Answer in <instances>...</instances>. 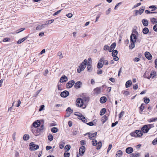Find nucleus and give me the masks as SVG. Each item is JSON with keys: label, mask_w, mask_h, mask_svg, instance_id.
<instances>
[{"label": "nucleus", "mask_w": 157, "mask_h": 157, "mask_svg": "<svg viewBox=\"0 0 157 157\" xmlns=\"http://www.w3.org/2000/svg\"><path fill=\"white\" fill-rule=\"evenodd\" d=\"M82 84V83L80 81L77 82L74 85V87L76 88H79L80 87L81 85Z\"/></svg>", "instance_id": "nucleus-17"}, {"label": "nucleus", "mask_w": 157, "mask_h": 157, "mask_svg": "<svg viewBox=\"0 0 157 157\" xmlns=\"http://www.w3.org/2000/svg\"><path fill=\"white\" fill-rule=\"evenodd\" d=\"M82 101L85 102H88L89 101V98L88 97L84 96L82 97Z\"/></svg>", "instance_id": "nucleus-30"}, {"label": "nucleus", "mask_w": 157, "mask_h": 157, "mask_svg": "<svg viewBox=\"0 0 157 157\" xmlns=\"http://www.w3.org/2000/svg\"><path fill=\"white\" fill-rule=\"evenodd\" d=\"M145 13L147 14H150V13H156V12H150L147 10H146L145 11Z\"/></svg>", "instance_id": "nucleus-50"}, {"label": "nucleus", "mask_w": 157, "mask_h": 157, "mask_svg": "<svg viewBox=\"0 0 157 157\" xmlns=\"http://www.w3.org/2000/svg\"><path fill=\"white\" fill-rule=\"evenodd\" d=\"M45 25L42 24L37 26L36 28V30H40L42 29L45 28Z\"/></svg>", "instance_id": "nucleus-18"}, {"label": "nucleus", "mask_w": 157, "mask_h": 157, "mask_svg": "<svg viewBox=\"0 0 157 157\" xmlns=\"http://www.w3.org/2000/svg\"><path fill=\"white\" fill-rule=\"evenodd\" d=\"M112 147V145L111 144H110L109 145L108 148L107 149V153H108V152L111 149V148Z\"/></svg>", "instance_id": "nucleus-59"}, {"label": "nucleus", "mask_w": 157, "mask_h": 157, "mask_svg": "<svg viewBox=\"0 0 157 157\" xmlns=\"http://www.w3.org/2000/svg\"><path fill=\"white\" fill-rule=\"evenodd\" d=\"M147 125V126L148 127L149 130L151 128L154 127V126L153 124H148Z\"/></svg>", "instance_id": "nucleus-56"}, {"label": "nucleus", "mask_w": 157, "mask_h": 157, "mask_svg": "<svg viewBox=\"0 0 157 157\" xmlns=\"http://www.w3.org/2000/svg\"><path fill=\"white\" fill-rule=\"evenodd\" d=\"M81 118H79V119L81 120L82 122L85 123H86L87 121V120L85 118L84 116L82 115H81Z\"/></svg>", "instance_id": "nucleus-25"}, {"label": "nucleus", "mask_w": 157, "mask_h": 157, "mask_svg": "<svg viewBox=\"0 0 157 157\" xmlns=\"http://www.w3.org/2000/svg\"><path fill=\"white\" fill-rule=\"evenodd\" d=\"M135 43L131 42V44L129 46V48L132 49L135 46Z\"/></svg>", "instance_id": "nucleus-42"}, {"label": "nucleus", "mask_w": 157, "mask_h": 157, "mask_svg": "<svg viewBox=\"0 0 157 157\" xmlns=\"http://www.w3.org/2000/svg\"><path fill=\"white\" fill-rule=\"evenodd\" d=\"M28 36H26L22 38L21 39L19 40L17 42V43L18 44H21V43H22L24 41L26 40Z\"/></svg>", "instance_id": "nucleus-23"}, {"label": "nucleus", "mask_w": 157, "mask_h": 157, "mask_svg": "<svg viewBox=\"0 0 157 157\" xmlns=\"http://www.w3.org/2000/svg\"><path fill=\"white\" fill-rule=\"evenodd\" d=\"M140 156V154L138 152L130 154L131 157H139Z\"/></svg>", "instance_id": "nucleus-19"}, {"label": "nucleus", "mask_w": 157, "mask_h": 157, "mask_svg": "<svg viewBox=\"0 0 157 157\" xmlns=\"http://www.w3.org/2000/svg\"><path fill=\"white\" fill-rule=\"evenodd\" d=\"M132 84V82L131 80H129L127 81L125 84V86L126 88L129 87Z\"/></svg>", "instance_id": "nucleus-22"}, {"label": "nucleus", "mask_w": 157, "mask_h": 157, "mask_svg": "<svg viewBox=\"0 0 157 157\" xmlns=\"http://www.w3.org/2000/svg\"><path fill=\"white\" fill-rule=\"evenodd\" d=\"M152 144L154 145H155L157 144V138H155L152 142Z\"/></svg>", "instance_id": "nucleus-53"}, {"label": "nucleus", "mask_w": 157, "mask_h": 157, "mask_svg": "<svg viewBox=\"0 0 157 157\" xmlns=\"http://www.w3.org/2000/svg\"><path fill=\"white\" fill-rule=\"evenodd\" d=\"M70 154L69 153L65 152L64 154V157H69L70 156Z\"/></svg>", "instance_id": "nucleus-57"}, {"label": "nucleus", "mask_w": 157, "mask_h": 157, "mask_svg": "<svg viewBox=\"0 0 157 157\" xmlns=\"http://www.w3.org/2000/svg\"><path fill=\"white\" fill-rule=\"evenodd\" d=\"M104 86H103L101 87H103ZM94 94V95H97L101 93V87H97L93 90Z\"/></svg>", "instance_id": "nucleus-3"}, {"label": "nucleus", "mask_w": 157, "mask_h": 157, "mask_svg": "<svg viewBox=\"0 0 157 157\" xmlns=\"http://www.w3.org/2000/svg\"><path fill=\"white\" fill-rule=\"evenodd\" d=\"M118 122L117 121L115 122V123H113L112 124L111 127H113L115 126L116 124H118Z\"/></svg>", "instance_id": "nucleus-63"}, {"label": "nucleus", "mask_w": 157, "mask_h": 157, "mask_svg": "<svg viewBox=\"0 0 157 157\" xmlns=\"http://www.w3.org/2000/svg\"><path fill=\"white\" fill-rule=\"evenodd\" d=\"M40 123L39 120L35 121L33 124V125L34 127L36 128L39 126L40 125Z\"/></svg>", "instance_id": "nucleus-15"}, {"label": "nucleus", "mask_w": 157, "mask_h": 157, "mask_svg": "<svg viewBox=\"0 0 157 157\" xmlns=\"http://www.w3.org/2000/svg\"><path fill=\"white\" fill-rule=\"evenodd\" d=\"M76 102L77 105L79 107H81L83 104V101H82V98H78L76 100Z\"/></svg>", "instance_id": "nucleus-4"}, {"label": "nucleus", "mask_w": 157, "mask_h": 157, "mask_svg": "<svg viewBox=\"0 0 157 157\" xmlns=\"http://www.w3.org/2000/svg\"><path fill=\"white\" fill-rule=\"evenodd\" d=\"M130 135L132 136L140 137L142 136L143 133L140 130H136L134 132L130 133Z\"/></svg>", "instance_id": "nucleus-1"}, {"label": "nucleus", "mask_w": 157, "mask_h": 157, "mask_svg": "<svg viewBox=\"0 0 157 157\" xmlns=\"http://www.w3.org/2000/svg\"><path fill=\"white\" fill-rule=\"evenodd\" d=\"M124 112L123 111H121L120 113L119 114V117L121 118L124 115Z\"/></svg>", "instance_id": "nucleus-47"}, {"label": "nucleus", "mask_w": 157, "mask_h": 157, "mask_svg": "<svg viewBox=\"0 0 157 157\" xmlns=\"http://www.w3.org/2000/svg\"><path fill=\"white\" fill-rule=\"evenodd\" d=\"M144 102L146 104L148 103L149 102L150 100L148 98L145 97L144 98Z\"/></svg>", "instance_id": "nucleus-40"}, {"label": "nucleus", "mask_w": 157, "mask_h": 157, "mask_svg": "<svg viewBox=\"0 0 157 157\" xmlns=\"http://www.w3.org/2000/svg\"><path fill=\"white\" fill-rule=\"evenodd\" d=\"M71 146L70 145H66L64 148L65 151L66 152L67 151H69L71 148Z\"/></svg>", "instance_id": "nucleus-33"}, {"label": "nucleus", "mask_w": 157, "mask_h": 157, "mask_svg": "<svg viewBox=\"0 0 157 157\" xmlns=\"http://www.w3.org/2000/svg\"><path fill=\"white\" fill-rule=\"evenodd\" d=\"M48 139L50 141H52L53 140V137L51 134H49L48 136Z\"/></svg>", "instance_id": "nucleus-39"}, {"label": "nucleus", "mask_w": 157, "mask_h": 157, "mask_svg": "<svg viewBox=\"0 0 157 157\" xmlns=\"http://www.w3.org/2000/svg\"><path fill=\"white\" fill-rule=\"evenodd\" d=\"M69 94V92L67 90H65L61 92L60 94V96L63 98H66Z\"/></svg>", "instance_id": "nucleus-9"}, {"label": "nucleus", "mask_w": 157, "mask_h": 157, "mask_svg": "<svg viewBox=\"0 0 157 157\" xmlns=\"http://www.w3.org/2000/svg\"><path fill=\"white\" fill-rule=\"evenodd\" d=\"M68 80L67 77L65 75L62 76L59 80L60 82H66Z\"/></svg>", "instance_id": "nucleus-12"}, {"label": "nucleus", "mask_w": 157, "mask_h": 157, "mask_svg": "<svg viewBox=\"0 0 157 157\" xmlns=\"http://www.w3.org/2000/svg\"><path fill=\"white\" fill-rule=\"evenodd\" d=\"M38 131L39 130L40 132H43L45 129L44 125H42L40 127V128H38Z\"/></svg>", "instance_id": "nucleus-31"}, {"label": "nucleus", "mask_w": 157, "mask_h": 157, "mask_svg": "<svg viewBox=\"0 0 157 157\" xmlns=\"http://www.w3.org/2000/svg\"><path fill=\"white\" fill-rule=\"evenodd\" d=\"M151 21L153 24L157 23V21L156 20L155 18L154 17H153L151 19Z\"/></svg>", "instance_id": "nucleus-37"}, {"label": "nucleus", "mask_w": 157, "mask_h": 157, "mask_svg": "<svg viewBox=\"0 0 157 157\" xmlns=\"http://www.w3.org/2000/svg\"><path fill=\"white\" fill-rule=\"evenodd\" d=\"M87 60L86 59H84L81 65L83 66H85L86 67V65Z\"/></svg>", "instance_id": "nucleus-49"}, {"label": "nucleus", "mask_w": 157, "mask_h": 157, "mask_svg": "<svg viewBox=\"0 0 157 157\" xmlns=\"http://www.w3.org/2000/svg\"><path fill=\"white\" fill-rule=\"evenodd\" d=\"M51 131L53 133H56L58 131V129L56 127H53L51 128Z\"/></svg>", "instance_id": "nucleus-27"}, {"label": "nucleus", "mask_w": 157, "mask_h": 157, "mask_svg": "<svg viewBox=\"0 0 157 157\" xmlns=\"http://www.w3.org/2000/svg\"><path fill=\"white\" fill-rule=\"evenodd\" d=\"M142 22L143 25L144 26H147L148 25V21L147 19H143Z\"/></svg>", "instance_id": "nucleus-20"}, {"label": "nucleus", "mask_w": 157, "mask_h": 157, "mask_svg": "<svg viewBox=\"0 0 157 157\" xmlns=\"http://www.w3.org/2000/svg\"><path fill=\"white\" fill-rule=\"evenodd\" d=\"M44 107V105H41L40 106V108L39 109V111H41L43 109Z\"/></svg>", "instance_id": "nucleus-62"}, {"label": "nucleus", "mask_w": 157, "mask_h": 157, "mask_svg": "<svg viewBox=\"0 0 157 157\" xmlns=\"http://www.w3.org/2000/svg\"><path fill=\"white\" fill-rule=\"evenodd\" d=\"M145 7L144 6H142L139 10V13L141 14L144 10Z\"/></svg>", "instance_id": "nucleus-41"}, {"label": "nucleus", "mask_w": 157, "mask_h": 157, "mask_svg": "<svg viewBox=\"0 0 157 157\" xmlns=\"http://www.w3.org/2000/svg\"><path fill=\"white\" fill-rule=\"evenodd\" d=\"M116 46V43L115 42L113 43L109 47V52H112L113 50H113L115 48Z\"/></svg>", "instance_id": "nucleus-14"}, {"label": "nucleus", "mask_w": 157, "mask_h": 157, "mask_svg": "<svg viewBox=\"0 0 157 157\" xmlns=\"http://www.w3.org/2000/svg\"><path fill=\"white\" fill-rule=\"evenodd\" d=\"M149 8L152 9L151 10V11H154L157 9L156 7L155 6H151L149 7Z\"/></svg>", "instance_id": "nucleus-45"}, {"label": "nucleus", "mask_w": 157, "mask_h": 157, "mask_svg": "<svg viewBox=\"0 0 157 157\" xmlns=\"http://www.w3.org/2000/svg\"><path fill=\"white\" fill-rule=\"evenodd\" d=\"M145 57L148 60H151L152 58V56L150 53L147 52H146L145 53Z\"/></svg>", "instance_id": "nucleus-13"}, {"label": "nucleus", "mask_w": 157, "mask_h": 157, "mask_svg": "<svg viewBox=\"0 0 157 157\" xmlns=\"http://www.w3.org/2000/svg\"><path fill=\"white\" fill-rule=\"evenodd\" d=\"M104 59V57H102L100 59L98 63L97 67L98 68L100 69L102 67L103 64H102V63Z\"/></svg>", "instance_id": "nucleus-5"}, {"label": "nucleus", "mask_w": 157, "mask_h": 157, "mask_svg": "<svg viewBox=\"0 0 157 157\" xmlns=\"http://www.w3.org/2000/svg\"><path fill=\"white\" fill-rule=\"evenodd\" d=\"M92 144L93 146H96L97 144V141L96 140H92Z\"/></svg>", "instance_id": "nucleus-51"}, {"label": "nucleus", "mask_w": 157, "mask_h": 157, "mask_svg": "<svg viewBox=\"0 0 157 157\" xmlns=\"http://www.w3.org/2000/svg\"><path fill=\"white\" fill-rule=\"evenodd\" d=\"M74 114L78 117V119L81 118V116L82 114L78 112H75L74 113Z\"/></svg>", "instance_id": "nucleus-48"}, {"label": "nucleus", "mask_w": 157, "mask_h": 157, "mask_svg": "<svg viewBox=\"0 0 157 157\" xmlns=\"http://www.w3.org/2000/svg\"><path fill=\"white\" fill-rule=\"evenodd\" d=\"M54 21L53 19H51L48 21H46L45 22V25L48 24H49L52 23Z\"/></svg>", "instance_id": "nucleus-36"}, {"label": "nucleus", "mask_w": 157, "mask_h": 157, "mask_svg": "<svg viewBox=\"0 0 157 157\" xmlns=\"http://www.w3.org/2000/svg\"><path fill=\"white\" fill-rule=\"evenodd\" d=\"M153 29L155 31L157 32V24L155 25H154Z\"/></svg>", "instance_id": "nucleus-64"}, {"label": "nucleus", "mask_w": 157, "mask_h": 157, "mask_svg": "<svg viewBox=\"0 0 157 157\" xmlns=\"http://www.w3.org/2000/svg\"><path fill=\"white\" fill-rule=\"evenodd\" d=\"M137 39L135 34L132 33L130 36V41L131 42L135 43Z\"/></svg>", "instance_id": "nucleus-8"}, {"label": "nucleus", "mask_w": 157, "mask_h": 157, "mask_svg": "<svg viewBox=\"0 0 157 157\" xmlns=\"http://www.w3.org/2000/svg\"><path fill=\"white\" fill-rule=\"evenodd\" d=\"M30 149L32 151H34L39 148V146L38 145L35 144L34 143L32 142L29 144Z\"/></svg>", "instance_id": "nucleus-2"}, {"label": "nucleus", "mask_w": 157, "mask_h": 157, "mask_svg": "<svg viewBox=\"0 0 157 157\" xmlns=\"http://www.w3.org/2000/svg\"><path fill=\"white\" fill-rule=\"evenodd\" d=\"M133 151V148L132 147H128L126 149L125 151L128 154L131 153Z\"/></svg>", "instance_id": "nucleus-16"}, {"label": "nucleus", "mask_w": 157, "mask_h": 157, "mask_svg": "<svg viewBox=\"0 0 157 157\" xmlns=\"http://www.w3.org/2000/svg\"><path fill=\"white\" fill-rule=\"evenodd\" d=\"M144 105H145V104H141V105L140 106V109L141 111V112H142L143 110L144 109Z\"/></svg>", "instance_id": "nucleus-44"}, {"label": "nucleus", "mask_w": 157, "mask_h": 157, "mask_svg": "<svg viewBox=\"0 0 157 157\" xmlns=\"http://www.w3.org/2000/svg\"><path fill=\"white\" fill-rule=\"evenodd\" d=\"M141 130L143 132L145 133H147L149 130V128L147 126V125H144L141 128Z\"/></svg>", "instance_id": "nucleus-7"}, {"label": "nucleus", "mask_w": 157, "mask_h": 157, "mask_svg": "<svg viewBox=\"0 0 157 157\" xmlns=\"http://www.w3.org/2000/svg\"><path fill=\"white\" fill-rule=\"evenodd\" d=\"M67 112H68L70 113H71L73 112V110H72L71 109V108L70 107H68L66 109V110Z\"/></svg>", "instance_id": "nucleus-52"}, {"label": "nucleus", "mask_w": 157, "mask_h": 157, "mask_svg": "<svg viewBox=\"0 0 157 157\" xmlns=\"http://www.w3.org/2000/svg\"><path fill=\"white\" fill-rule=\"evenodd\" d=\"M157 121V118H152L147 120V121L149 122H155Z\"/></svg>", "instance_id": "nucleus-26"}, {"label": "nucleus", "mask_w": 157, "mask_h": 157, "mask_svg": "<svg viewBox=\"0 0 157 157\" xmlns=\"http://www.w3.org/2000/svg\"><path fill=\"white\" fill-rule=\"evenodd\" d=\"M122 154V152L121 150H119L116 153V155L118 156H121Z\"/></svg>", "instance_id": "nucleus-43"}, {"label": "nucleus", "mask_w": 157, "mask_h": 157, "mask_svg": "<svg viewBox=\"0 0 157 157\" xmlns=\"http://www.w3.org/2000/svg\"><path fill=\"white\" fill-rule=\"evenodd\" d=\"M98 146L97 147V149H99L102 146V144L101 142V141L98 142Z\"/></svg>", "instance_id": "nucleus-38"}, {"label": "nucleus", "mask_w": 157, "mask_h": 157, "mask_svg": "<svg viewBox=\"0 0 157 157\" xmlns=\"http://www.w3.org/2000/svg\"><path fill=\"white\" fill-rule=\"evenodd\" d=\"M149 31V30L148 28L145 27L143 29V33L145 34H147Z\"/></svg>", "instance_id": "nucleus-24"}, {"label": "nucleus", "mask_w": 157, "mask_h": 157, "mask_svg": "<svg viewBox=\"0 0 157 157\" xmlns=\"http://www.w3.org/2000/svg\"><path fill=\"white\" fill-rule=\"evenodd\" d=\"M112 52V56H116L118 54V52L116 50H113Z\"/></svg>", "instance_id": "nucleus-32"}, {"label": "nucleus", "mask_w": 157, "mask_h": 157, "mask_svg": "<svg viewBox=\"0 0 157 157\" xmlns=\"http://www.w3.org/2000/svg\"><path fill=\"white\" fill-rule=\"evenodd\" d=\"M156 72H151L150 74V76L151 77H152V78H153L154 77L155 75H156Z\"/></svg>", "instance_id": "nucleus-54"}, {"label": "nucleus", "mask_w": 157, "mask_h": 157, "mask_svg": "<svg viewBox=\"0 0 157 157\" xmlns=\"http://www.w3.org/2000/svg\"><path fill=\"white\" fill-rule=\"evenodd\" d=\"M87 68L89 71L92 70V65L91 64L87 63Z\"/></svg>", "instance_id": "nucleus-35"}, {"label": "nucleus", "mask_w": 157, "mask_h": 157, "mask_svg": "<svg viewBox=\"0 0 157 157\" xmlns=\"http://www.w3.org/2000/svg\"><path fill=\"white\" fill-rule=\"evenodd\" d=\"M109 46L107 45H105L104 46L103 48V50L106 51V50H108L109 51Z\"/></svg>", "instance_id": "nucleus-46"}, {"label": "nucleus", "mask_w": 157, "mask_h": 157, "mask_svg": "<svg viewBox=\"0 0 157 157\" xmlns=\"http://www.w3.org/2000/svg\"><path fill=\"white\" fill-rule=\"evenodd\" d=\"M147 73L146 72H145L144 75L143 76L144 77V78H146L148 79H150V78H151V76H147Z\"/></svg>", "instance_id": "nucleus-55"}, {"label": "nucleus", "mask_w": 157, "mask_h": 157, "mask_svg": "<svg viewBox=\"0 0 157 157\" xmlns=\"http://www.w3.org/2000/svg\"><path fill=\"white\" fill-rule=\"evenodd\" d=\"M29 136L28 134H25L23 136V139L24 140H27L29 139Z\"/></svg>", "instance_id": "nucleus-28"}, {"label": "nucleus", "mask_w": 157, "mask_h": 157, "mask_svg": "<svg viewBox=\"0 0 157 157\" xmlns=\"http://www.w3.org/2000/svg\"><path fill=\"white\" fill-rule=\"evenodd\" d=\"M103 62V63L106 65H107L108 64V61L107 60H105L104 59Z\"/></svg>", "instance_id": "nucleus-60"}, {"label": "nucleus", "mask_w": 157, "mask_h": 157, "mask_svg": "<svg viewBox=\"0 0 157 157\" xmlns=\"http://www.w3.org/2000/svg\"><path fill=\"white\" fill-rule=\"evenodd\" d=\"M86 134H88L89 135V139H90L91 140H93L94 139H93V138L97 134V132H94V133L91 134L90 132L87 133Z\"/></svg>", "instance_id": "nucleus-10"}, {"label": "nucleus", "mask_w": 157, "mask_h": 157, "mask_svg": "<svg viewBox=\"0 0 157 157\" xmlns=\"http://www.w3.org/2000/svg\"><path fill=\"white\" fill-rule=\"evenodd\" d=\"M85 151V147L82 146L79 149V154L80 155H82Z\"/></svg>", "instance_id": "nucleus-11"}, {"label": "nucleus", "mask_w": 157, "mask_h": 157, "mask_svg": "<svg viewBox=\"0 0 157 157\" xmlns=\"http://www.w3.org/2000/svg\"><path fill=\"white\" fill-rule=\"evenodd\" d=\"M106 112V109L103 108H102L100 112V115L101 116H102Z\"/></svg>", "instance_id": "nucleus-29"}, {"label": "nucleus", "mask_w": 157, "mask_h": 157, "mask_svg": "<svg viewBox=\"0 0 157 157\" xmlns=\"http://www.w3.org/2000/svg\"><path fill=\"white\" fill-rule=\"evenodd\" d=\"M140 60V59L138 57H135L134 58L133 61L134 62H138Z\"/></svg>", "instance_id": "nucleus-61"}, {"label": "nucleus", "mask_w": 157, "mask_h": 157, "mask_svg": "<svg viewBox=\"0 0 157 157\" xmlns=\"http://www.w3.org/2000/svg\"><path fill=\"white\" fill-rule=\"evenodd\" d=\"M106 98L105 97L103 96L100 99V101L101 103H104L106 101Z\"/></svg>", "instance_id": "nucleus-21"}, {"label": "nucleus", "mask_w": 157, "mask_h": 157, "mask_svg": "<svg viewBox=\"0 0 157 157\" xmlns=\"http://www.w3.org/2000/svg\"><path fill=\"white\" fill-rule=\"evenodd\" d=\"M75 83V82L74 80H71L67 83L66 87L68 88H70L73 86Z\"/></svg>", "instance_id": "nucleus-6"}, {"label": "nucleus", "mask_w": 157, "mask_h": 157, "mask_svg": "<svg viewBox=\"0 0 157 157\" xmlns=\"http://www.w3.org/2000/svg\"><path fill=\"white\" fill-rule=\"evenodd\" d=\"M107 120V117L106 115H104L102 117V121L103 123H104Z\"/></svg>", "instance_id": "nucleus-34"}, {"label": "nucleus", "mask_w": 157, "mask_h": 157, "mask_svg": "<svg viewBox=\"0 0 157 157\" xmlns=\"http://www.w3.org/2000/svg\"><path fill=\"white\" fill-rule=\"evenodd\" d=\"M25 29V28H21L20 29H19L17 30V33H18L23 30H24Z\"/></svg>", "instance_id": "nucleus-58"}]
</instances>
